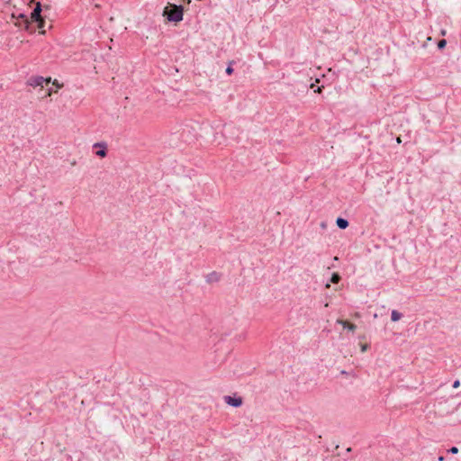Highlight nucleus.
<instances>
[{"instance_id": "1", "label": "nucleus", "mask_w": 461, "mask_h": 461, "mask_svg": "<svg viewBox=\"0 0 461 461\" xmlns=\"http://www.w3.org/2000/svg\"><path fill=\"white\" fill-rule=\"evenodd\" d=\"M164 15L170 22H180L183 20L184 7L182 5L169 4L164 10Z\"/></svg>"}, {"instance_id": "2", "label": "nucleus", "mask_w": 461, "mask_h": 461, "mask_svg": "<svg viewBox=\"0 0 461 461\" xmlns=\"http://www.w3.org/2000/svg\"><path fill=\"white\" fill-rule=\"evenodd\" d=\"M50 79H46L42 77H31L28 80V85L33 87L40 86L39 94L41 97H45L47 95H50V88L49 87L50 85Z\"/></svg>"}, {"instance_id": "3", "label": "nucleus", "mask_w": 461, "mask_h": 461, "mask_svg": "<svg viewBox=\"0 0 461 461\" xmlns=\"http://www.w3.org/2000/svg\"><path fill=\"white\" fill-rule=\"evenodd\" d=\"M42 7L40 2H38L31 13V21L36 23L40 29H42L45 24V21L41 16Z\"/></svg>"}, {"instance_id": "4", "label": "nucleus", "mask_w": 461, "mask_h": 461, "mask_svg": "<svg viewBox=\"0 0 461 461\" xmlns=\"http://www.w3.org/2000/svg\"><path fill=\"white\" fill-rule=\"evenodd\" d=\"M94 149H96L95 155L100 158H104L107 155V145L105 142H97L93 145Z\"/></svg>"}, {"instance_id": "5", "label": "nucleus", "mask_w": 461, "mask_h": 461, "mask_svg": "<svg viewBox=\"0 0 461 461\" xmlns=\"http://www.w3.org/2000/svg\"><path fill=\"white\" fill-rule=\"evenodd\" d=\"M224 402L233 407H240L242 404L241 397L225 396Z\"/></svg>"}, {"instance_id": "6", "label": "nucleus", "mask_w": 461, "mask_h": 461, "mask_svg": "<svg viewBox=\"0 0 461 461\" xmlns=\"http://www.w3.org/2000/svg\"><path fill=\"white\" fill-rule=\"evenodd\" d=\"M337 323L342 325L344 329H347L351 332H354L357 330V326L355 324L342 319H338Z\"/></svg>"}, {"instance_id": "7", "label": "nucleus", "mask_w": 461, "mask_h": 461, "mask_svg": "<svg viewBox=\"0 0 461 461\" xmlns=\"http://www.w3.org/2000/svg\"><path fill=\"white\" fill-rule=\"evenodd\" d=\"M17 19H21L22 23H16V25H18L20 27L23 26L25 29H28L29 24H30V20L27 15L21 13L18 14Z\"/></svg>"}, {"instance_id": "8", "label": "nucleus", "mask_w": 461, "mask_h": 461, "mask_svg": "<svg viewBox=\"0 0 461 461\" xmlns=\"http://www.w3.org/2000/svg\"><path fill=\"white\" fill-rule=\"evenodd\" d=\"M336 223L339 229H346L348 226V221L343 218H338Z\"/></svg>"}, {"instance_id": "9", "label": "nucleus", "mask_w": 461, "mask_h": 461, "mask_svg": "<svg viewBox=\"0 0 461 461\" xmlns=\"http://www.w3.org/2000/svg\"><path fill=\"white\" fill-rule=\"evenodd\" d=\"M402 313H401V312H398V311H396V310H393V311H392V313H391V320H392L393 321H400V320L402 319Z\"/></svg>"}, {"instance_id": "10", "label": "nucleus", "mask_w": 461, "mask_h": 461, "mask_svg": "<svg viewBox=\"0 0 461 461\" xmlns=\"http://www.w3.org/2000/svg\"><path fill=\"white\" fill-rule=\"evenodd\" d=\"M220 279V275L216 272H212L207 276L208 282H217Z\"/></svg>"}, {"instance_id": "11", "label": "nucleus", "mask_w": 461, "mask_h": 461, "mask_svg": "<svg viewBox=\"0 0 461 461\" xmlns=\"http://www.w3.org/2000/svg\"><path fill=\"white\" fill-rule=\"evenodd\" d=\"M340 280V276L338 273H334L331 276V279L330 281L333 283V284H337L339 283V281Z\"/></svg>"}, {"instance_id": "12", "label": "nucleus", "mask_w": 461, "mask_h": 461, "mask_svg": "<svg viewBox=\"0 0 461 461\" xmlns=\"http://www.w3.org/2000/svg\"><path fill=\"white\" fill-rule=\"evenodd\" d=\"M234 64V61H230L229 66L226 68V73L228 75H231L233 73L232 65Z\"/></svg>"}, {"instance_id": "13", "label": "nucleus", "mask_w": 461, "mask_h": 461, "mask_svg": "<svg viewBox=\"0 0 461 461\" xmlns=\"http://www.w3.org/2000/svg\"><path fill=\"white\" fill-rule=\"evenodd\" d=\"M446 45H447V41H446V40H444V39H443V40L438 41V48L439 50L444 49V48L446 47Z\"/></svg>"}, {"instance_id": "14", "label": "nucleus", "mask_w": 461, "mask_h": 461, "mask_svg": "<svg viewBox=\"0 0 461 461\" xmlns=\"http://www.w3.org/2000/svg\"><path fill=\"white\" fill-rule=\"evenodd\" d=\"M449 453L451 454H457L458 453V448L456 447H452L451 448H449L447 450Z\"/></svg>"}, {"instance_id": "15", "label": "nucleus", "mask_w": 461, "mask_h": 461, "mask_svg": "<svg viewBox=\"0 0 461 461\" xmlns=\"http://www.w3.org/2000/svg\"><path fill=\"white\" fill-rule=\"evenodd\" d=\"M368 345L367 344H361L360 345V348H361V351L362 352H366L367 349H368Z\"/></svg>"}, {"instance_id": "16", "label": "nucleus", "mask_w": 461, "mask_h": 461, "mask_svg": "<svg viewBox=\"0 0 461 461\" xmlns=\"http://www.w3.org/2000/svg\"><path fill=\"white\" fill-rule=\"evenodd\" d=\"M459 385H460V382H459V380H456V381L454 382V384H453V387H454V388H458V387H459Z\"/></svg>"}, {"instance_id": "17", "label": "nucleus", "mask_w": 461, "mask_h": 461, "mask_svg": "<svg viewBox=\"0 0 461 461\" xmlns=\"http://www.w3.org/2000/svg\"><path fill=\"white\" fill-rule=\"evenodd\" d=\"M396 141H397V143H401V142H402V139H401V137H398V138L396 139Z\"/></svg>"}, {"instance_id": "18", "label": "nucleus", "mask_w": 461, "mask_h": 461, "mask_svg": "<svg viewBox=\"0 0 461 461\" xmlns=\"http://www.w3.org/2000/svg\"><path fill=\"white\" fill-rule=\"evenodd\" d=\"M444 460H445L444 456H440L438 457V461H444Z\"/></svg>"}, {"instance_id": "19", "label": "nucleus", "mask_w": 461, "mask_h": 461, "mask_svg": "<svg viewBox=\"0 0 461 461\" xmlns=\"http://www.w3.org/2000/svg\"><path fill=\"white\" fill-rule=\"evenodd\" d=\"M181 2H185V3H187L189 4L191 2V0H180Z\"/></svg>"}]
</instances>
